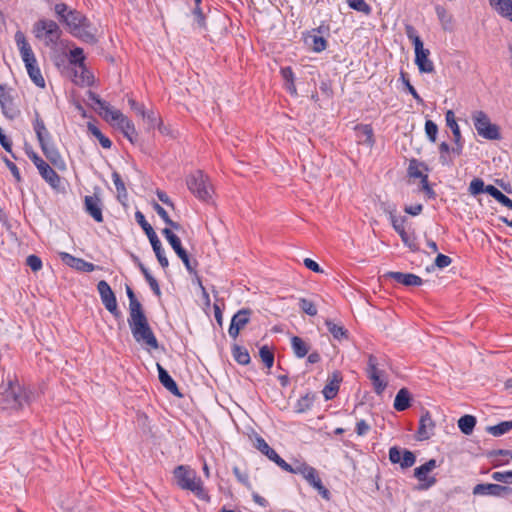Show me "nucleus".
Listing matches in <instances>:
<instances>
[{
    "label": "nucleus",
    "instance_id": "obj_13",
    "mask_svg": "<svg viewBox=\"0 0 512 512\" xmlns=\"http://www.w3.org/2000/svg\"><path fill=\"white\" fill-rule=\"evenodd\" d=\"M90 98L98 105L99 109L102 111L101 114L103 117L113 125L118 127V123L123 122L126 118L120 110L111 107L106 101L100 99L98 95L92 94Z\"/></svg>",
    "mask_w": 512,
    "mask_h": 512
},
{
    "label": "nucleus",
    "instance_id": "obj_50",
    "mask_svg": "<svg viewBox=\"0 0 512 512\" xmlns=\"http://www.w3.org/2000/svg\"><path fill=\"white\" fill-rule=\"evenodd\" d=\"M350 8L366 15L371 13V7L364 0H347Z\"/></svg>",
    "mask_w": 512,
    "mask_h": 512
},
{
    "label": "nucleus",
    "instance_id": "obj_57",
    "mask_svg": "<svg viewBox=\"0 0 512 512\" xmlns=\"http://www.w3.org/2000/svg\"><path fill=\"white\" fill-rule=\"evenodd\" d=\"M491 478L497 482L512 484V470L505 472H493Z\"/></svg>",
    "mask_w": 512,
    "mask_h": 512
},
{
    "label": "nucleus",
    "instance_id": "obj_5",
    "mask_svg": "<svg viewBox=\"0 0 512 512\" xmlns=\"http://www.w3.org/2000/svg\"><path fill=\"white\" fill-rule=\"evenodd\" d=\"M406 34L412 41L415 50V64L417 65L421 73H432L434 72V64L429 59L430 51L424 48L423 41L416 34L412 26L406 27Z\"/></svg>",
    "mask_w": 512,
    "mask_h": 512
},
{
    "label": "nucleus",
    "instance_id": "obj_44",
    "mask_svg": "<svg viewBox=\"0 0 512 512\" xmlns=\"http://www.w3.org/2000/svg\"><path fill=\"white\" fill-rule=\"evenodd\" d=\"M311 468L312 466L306 463H298L296 466H292L291 464L287 463V466L284 465L281 467V469L286 472L292 474H300L302 477L306 476Z\"/></svg>",
    "mask_w": 512,
    "mask_h": 512
},
{
    "label": "nucleus",
    "instance_id": "obj_9",
    "mask_svg": "<svg viewBox=\"0 0 512 512\" xmlns=\"http://www.w3.org/2000/svg\"><path fill=\"white\" fill-rule=\"evenodd\" d=\"M26 153L28 158L33 162V164L38 169V172L41 175V177L52 188H58L60 186L61 180L59 175L55 172V170L33 150H26Z\"/></svg>",
    "mask_w": 512,
    "mask_h": 512
},
{
    "label": "nucleus",
    "instance_id": "obj_26",
    "mask_svg": "<svg viewBox=\"0 0 512 512\" xmlns=\"http://www.w3.org/2000/svg\"><path fill=\"white\" fill-rule=\"evenodd\" d=\"M158 377L160 383L173 395L180 397L181 393L178 389L176 382L172 379L169 373L157 363Z\"/></svg>",
    "mask_w": 512,
    "mask_h": 512
},
{
    "label": "nucleus",
    "instance_id": "obj_18",
    "mask_svg": "<svg viewBox=\"0 0 512 512\" xmlns=\"http://www.w3.org/2000/svg\"><path fill=\"white\" fill-rule=\"evenodd\" d=\"M40 147L46 158L51 162L53 166L59 170L66 169V163L58 149L55 147L53 141L42 143Z\"/></svg>",
    "mask_w": 512,
    "mask_h": 512
},
{
    "label": "nucleus",
    "instance_id": "obj_10",
    "mask_svg": "<svg viewBox=\"0 0 512 512\" xmlns=\"http://www.w3.org/2000/svg\"><path fill=\"white\" fill-rule=\"evenodd\" d=\"M437 467V462L435 459H430L423 465L415 468L414 476L420 482L418 489L419 490H427L434 486L437 482V479L434 476H429L428 474Z\"/></svg>",
    "mask_w": 512,
    "mask_h": 512
},
{
    "label": "nucleus",
    "instance_id": "obj_43",
    "mask_svg": "<svg viewBox=\"0 0 512 512\" xmlns=\"http://www.w3.org/2000/svg\"><path fill=\"white\" fill-rule=\"evenodd\" d=\"M88 130L94 137H96L99 140V142L103 148H105V149L111 148V146H112L111 140L108 137H106L105 135H103V133L95 125L89 123Z\"/></svg>",
    "mask_w": 512,
    "mask_h": 512
},
{
    "label": "nucleus",
    "instance_id": "obj_36",
    "mask_svg": "<svg viewBox=\"0 0 512 512\" xmlns=\"http://www.w3.org/2000/svg\"><path fill=\"white\" fill-rule=\"evenodd\" d=\"M291 346H292L294 355L297 358H303L309 352V346L305 343V341L302 338H300L298 336H293L291 338Z\"/></svg>",
    "mask_w": 512,
    "mask_h": 512
},
{
    "label": "nucleus",
    "instance_id": "obj_14",
    "mask_svg": "<svg viewBox=\"0 0 512 512\" xmlns=\"http://www.w3.org/2000/svg\"><path fill=\"white\" fill-rule=\"evenodd\" d=\"M474 495L503 497L512 494V488L493 483L477 484L473 488Z\"/></svg>",
    "mask_w": 512,
    "mask_h": 512
},
{
    "label": "nucleus",
    "instance_id": "obj_12",
    "mask_svg": "<svg viewBox=\"0 0 512 512\" xmlns=\"http://www.w3.org/2000/svg\"><path fill=\"white\" fill-rule=\"evenodd\" d=\"M252 313L250 308H242L233 315L228 329L231 338L235 340L239 336L240 331L250 322Z\"/></svg>",
    "mask_w": 512,
    "mask_h": 512
},
{
    "label": "nucleus",
    "instance_id": "obj_22",
    "mask_svg": "<svg viewBox=\"0 0 512 512\" xmlns=\"http://www.w3.org/2000/svg\"><path fill=\"white\" fill-rule=\"evenodd\" d=\"M386 278L393 279L397 283L403 284L404 286H420L423 283V280L412 273H402V272H387L384 275Z\"/></svg>",
    "mask_w": 512,
    "mask_h": 512
},
{
    "label": "nucleus",
    "instance_id": "obj_60",
    "mask_svg": "<svg viewBox=\"0 0 512 512\" xmlns=\"http://www.w3.org/2000/svg\"><path fill=\"white\" fill-rule=\"evenodd\" d=\"M26 264L31 268L32 271L37 272L42 268V261L36 255H29L26 258Z\"/></svg>",
    "mask_w": 512,
    "mask_h": 512
},
{
    "label": "nucleus",
    "instance_id": "obj_63",
    "mask_svg": "<svg viewBox=\"0 0 512 512\" xmlns=\"http://www.w3.org/2000/svg\"><path fill=\"white\" fill-rule=\"evenodd\" d=\"M3 161L5 162L8 169L11 171L15 180L17 182H20L22 178H21L20 171H19L18 167L12 161H10L7 157H3Z\"/></svg>",
    "mask_w": 512,
    "mask_h": 512
},
{
    "label": "nucleus",
    "instance_id": "obj_56",
    "mask_svg": "<svg viewBox=\"0 0 512 512\" xmlns=\"http://www.w3.org/2000/svg\"><path fill=\"white\" fill-rule=\"evenodd\" d=\"M70 55H71V62L76 64V65H79V67L83 68L84 67V60H85V57H84V53H83V49L82 48H75L73 50L70 51Z\"/></svg>",
    "mask_w": 512,
    "mask_h": 512
},
{
    "label": "nucleus",
    "instance_id": "obj_27",
    "mask_svg": "<svg viewBox=\"0 0 512 512\" xmlns=\"http://www.w3.org/2000/svg\"><path fill=\"white\" fill-rule=\"evenodd\" d=\"M356 137L359 144L372 147L374 145L373 129L368 124H361L355 127Z\"/></svg>",
    "mask_w": 512,
    "mask_h": 512
},
{
    "label": "nucleus",
    "instance_id": "obj_19",
    "mask_svg": "<svg viewBox=\"0 0 512 512\" xmlns=\"http://www.w3.org/2000/svg\"><path fill=\"white\" fill-rule=\"evenodd\" d=\"M85 211L98 223L103 222L101 200L97 195H87L84 198Z\"/></svg>",
    "mask_w": 512,
    "mask_h": 512
},
{
    "label": "nucleus",
    "instance_id": "obj_7",
    "mask_svg": "<svg viewBox=\"0 0 512 512\" xmlns=\"http://www.w3.org/2000/svg\"><path fill=\"white\" fill-rule=\"evenodd\" d=\"M188 189L200 200L209 201L212 197V187L208 177L201 171L197 170L190 174L186 180Z\"/></svg>",
    "mask_w": 512,
    "mask_h": 512
},
{
    "label": "nucleus",
    "instance_id": "obj_42",
    "mask_svg": "<svg viewBox=\"0 0 512 512\" xmlns=\"http://www.w3.org/2000/svg\"><path fill=\"white\" fill-rule=\"evenodd\" d=\"M112 180L117 190V196L120 201L127 199V190L121 176L118 172L112 173Z\"/></svg>",
    "mask_w": 512,
    "mask_h": 512
},
{
    "label": "nucleus",
    "instance_id": "obj_23",
    "mask_svg": "<svg viewBox=\"0 0 512 512\" xmlns=\"http://www.w3.org/2000/svg\"><path fill=\"white\" fill-rule=\"evenodd\" d=\"M0 106L3 114L9 119H14L19 114V110L13 105L11 96L2 85H0Z\"/></svg>",
    "mask_w": 512,
    "mask_h": 512
},
{
    "label": "nucleus",
    "instance_id": "obj_62",
    "mask_svg": "<svg viewBox=\"0 0 512 512\" xmlns=\"http://www.w3.org/2000/svg\"><path fill=\"white\" fill-rule=\"evenodd\" d=\"M312 400L313 399L309 395H306L299 399L296 405L297 412L301 413L308 410L312 405Z\"/></svg>",
    "mask_w": 512,
    "mask_h": 512
},
{
    "label": "nucleus",
    "instance_id": "obj_15",
    "mask_svg": "<svg viewBox=\"0 0 512 512\" xmlns=\"http://www.w3.org/2000/svg\"><path fill=\"white\" fill-rule=\"evenodd\" d=\"M389 460L394 464L399 463L401 468L406 469L414 465L416 457L413 452L394 446L389 449Z\"/></svg>",
    "mask_w": 512,
    "mask_h": 512
},
{
    "label": "nucleus",
    "instance_id": "obj_41",
    "mask_svg": "<svg viewBox=\"0 0 512 512\" xmlns=\"http://www.w3.org/2000/svg\"><path fill=\"white\" fill-rule=\"evenodd\" d=\"M510 430H512V421H503L497 425L489 426L487 428V431L495 437L504 435L505 433L509 432Z\"/></svg>",
    "mask_w": 512,
    "mask_h": 512
},
{
    "label": "nucleus",
    "instance_id": "obj_48",
    "mask_svg": "<svg viewBox=\"0 0 512 512\" xmlns=\"http://www.w3.org/2000/svg\"><path fill=\"white\" fill-rule=\"evenodd\" d=\"M141 117L143 118L144 121H146L149 129L160 127V125L162 124L161 118L153 110H145L144 115H142Z\"/></svg>",
    "mask_w": 512,
    "mask_h": 512
},
{
    "label": "nucleus",
    "instance_id": "obj_17",
    "mask_svg": "<svg viewBox=\"0 0 512 512\" xmlns=\"http://www.w3.org/2000/svg\"><path fill=\"white\" fill-rule=\"evenodd\" d=\"M446 124L452 130V136L454 137L455 147L452 148V153L455 155H461L463 149L462 136L459 125L456 122L455 114L452 110H448L445 115Z\"/></svg>",
    "mask_w": 512,
    "mask_h": 512
},
{
    "label": "nucleus",
    "instance_id": "obj_38",
    "mask_svg": "<svg viewBox=\"0 0 512 512\" xmlns=\"http://www.w3.org/2000/svg\"><path fill=\"white\" fill-rule=\"evenodd\" d=\"M476 425V418L472 415H464L458 420V427L465 435L472 434Z\"/></svg>",
    "mask_w": 512,
    "mask_h": 512
},
{
    "label": "nucleus",
    "instance_id": "obj_28",
    "mask_svg": "<svg viewBox=\"0 0 512 512\" xmlns=\"http://www.w3.org/2000/svg\"><path fill=\"white\" fill-rule=\"evenodd\" d=\"M177 256L182 260L183 264L185 265L186 269L189 273H195V266L196 261H194V265L191 262L189 255L187 251L182 247L180 238L177 239L175 242L170 244Z\"/></svg>",
    "mask_w": 512,
    "mask_h": 512
},
{
    "label": "nucleus",
    "instance_id": "obj_53",
    "mask_svg": "<svg viewBox=\"0 0 512 512\" xmlns=\"http://www.w3.org/2000/svg\"><path fill=\"white\" fill-rule=\"evenodd\" d=\"M399 236L401 237L403 243L407 247H409L411 251H417L419 249L414 234H409L408 232H406V230H404L403 232L399 233Z\"/></svg>",
    "mask_w": 512,
    "mask_h": 512
},
{
    "label": "nucleus",
    "instance_id": "obj_25",
    "mask_svg": "<svg viewBox=\"0 0 512 512\" xmlns=\"http://www.w3.org/2000/svg\"><path fill=\"white\" fill-rule=\"evenodd\" d=\"M434 427L435 424L434 421L432 420L431 415L429 414V412H426L421 416L419 421V427L417 431L418 438L420 440L429 439L433 434Z\"/></svg>",
    "mask_w": 512,
    "mask_h": 512
},
{
    "label": "nucleus",
    "instance_id": "obj_6",
    "mask_svg": "<svg viewBox=\"0 0 512 512\" xmlns=\"http://www.w3.org/2000/svg\"><path fill=\"white\" fill-rule=\"evenodd\" d=\"M35 37L45 43L46 46L56 45L61 36V29L53 20L41 19L33 25Z\"/></svg>",
    "mask_w": 512,
    "mask_h": 512
},
{
    "label": "nucleus",
    "instance_id": "obj_46",
    "mask_svg": "<svg viewBox=\"0 0 512 512\" xmlns=\"http://www.w3.org/2000/svg\"><path fill=\"white\" fill-rule=\"evenodd\" d=\"M126 294L129 299V315L142 311V304L138 301L133 290L129 286H126Z\"/></svg>",
    "mask_w": 512,
    "mask_h": 512
},
{
    "label": "nucleus",
    "instance_id": "obj_51",
    "mask_svg": "<svg viewBox=\"0 0 512 512\" xmlns=\"http://www.w3.org/2000/svg\"><path fill=\"white\" fill-rule=\"evenodd\" d=\"M378 360L374 355L368 356V365H367V375L371 376H381L382 371L378 368Z\"/></svg>",
    "mask_w": 512,
    "mask_h": 512
},
{
    "label": "nucleus",
    "instance_id": "obj_21",
    "mask_svg": "<svg viewBox=\"0 0 512 512\" xmlns=\"http://www.w3.org/2000/svg\"><path fill=\"white\" fill-rule=\"evenodd\" d=\"M255 447L264 454L269 460L273 461L275 464H277L280 468L282 466H287V462L282 459L276 451L271 448L268 443L260 436L256 437L255 439Z\"/></svg>",
    "mask_w": 512,
    "mask_h": 512
},
{
    "label": "nucleus",
    "instance_id": "obj_52",
    "mask_svg": "<svg viewBox=\"0 0 512 512\" xmlns=\"http://www.w3.org/2000/svg\"><path fill=\"white\" fill-rule=\"evenodd\" d=\"M300 309L309 316H315L317 314V308L314 303L306 298L299 299Z\"/></svg>",
    "mask_w": 512,
    "mask_h": 512
},
{
    "label": "nucleus",
    "instance_id": "obj_1",
    "mask_svg": "<svg viewBox=\"0 0 512 512\" xmlns=\"http://www.w3.org/2000/svg\"><path fill=\"white\" fill-rule=\"evenodd\" d=\"M60 21L65 23L69 32L80 40L94 44L97 42V29L81 12L70 9L65 3H58L54 7Z\"/></svg>",
    "mask_w": 512,
    "mask_h": 512
},
{
    "label": "nucleus",
    "instance_id": "obj_39",
    "mask_svg": "<svg viewBox=\"0 0 512 512\" xmlns=\"http://www.w3.org/2000/svg\"><path fill=\"white\" fill-rule=\"evenodd\" d=\"M26 70L28 72V75L30 77V79L33 81V83L40 87V88H44L45 87V80L41 74V71L36 64H29L28 66H26Z\"/></svg>",
    "mask_w": 512,
    "mask_h": 512
},
{
    "label": "nucleus",
    "instance_id": "obj_40",
    "mask_svg": "<svg viewBox=\"0 0 512 512\" xmlns=\"http://www.w3.org/2000/svg\"><path fill=\"white\" fill-rule=\"evenodd\" d=\"M325 325L335 339L342 340L347 338L348 331L343 326L338 325L331 320H326Z\"/></svg>",
    "mask_w": 512,
    "mask_h": 512
},
{
    "label": "nucleus",
    "instance_id": "obj_35",
    "mask_svg": "<svg viewBox=\"0 0 512 512\" xmlns=\"http://www.w3.org/2000/svg\"><path fill=\"white\" fill-rule=\"evenodd\" d=\"M118 128L122 131L124 136L131 142L135 143L137 138V132L133 122L127 117L123 120V122L118 123Z\"/></svg>",
    "mask_w": 512,
    "mask_h": 512
},
{
    "label": "nucleus",
    "instance_id": "obj_4",
    "mask_svg": "<svg viewBox=\"0 0 512 512\" xmlns=\"http://www.w3.org/2000/svg\"><path fill=\"white\" fill-rule=\"evenodd\" d=\"M173 474L177 485L181 489L189 490L201 499L205 498L202 481L197 476L195 470L191 469L189 466L179 465L174 469Z\"/></svg>",
    "mask_w": 512,
    "mask_h": 512
},
{
    "label": "nucleus",
    "instance_id": "obj_61",
    "mask_svg": "<svg viewBox=\"0 0 512 512\" xmlns=\"http://www.w3.org/2000/svg\"><path fill=\"white\" fill-rule=\"evenodd\" d=\"M312 42V49L315 52H322L327 47V41L322 36H314Z\"/></svg>",
    "mask_w": 512,
    "mask_h": 512
},
{
    "label": "nucleus",
    "instance_id": "obj_32",
    "mask_svg": "<svg viewBox=\"0 0 512 512\" xmlns=\"http://www.w3.org/2000/svg\"><path fill=\"white\" fill-rule=\"evenodd\" d=\"M411 395L408 389L401 388L394 399L393 407L397 411H404L410 407Z\"/></svg>",
    "mask_w": 512,
    "mask_h": 512
},
{
    "label": "nucleus",
    "instance_id": "obj_45",
    "mask_svg": "<svg viewBox=\"0 0 512 512\" xmlns=\"http://www.w3.org/2000/svg\"><path fill=\"white\" fill-rule=\"evenodd\" d=\"M151 246L153 248V251L155 252V255L157 257L159 264L163 268H167L169 265V262H168L167 257L165 256V252H164V249L162 248L160 240H157V241L154 240V242L151 243Z\"/></svg>",
    "mask_w": 512,
    "mask_h": 512
},
{
    "label": "nucleus",
    "instance_id": "obj_34",
    "mask_svg": "<svg viewBox=\"0 0 512 512\" xmlns=\"http://www.w3.org/2000/svg\"><path fill=\"white\" fill-rule=\"evenodd\" d=\"M135 219L137 221V223L142 227V229L144 230L145 234L147 235L150 243H153L154 240L157 241L159 240L157 234L155 233L154 229L152 228V226L146 221L145 219V216L140 212V211H137L135 213Z\"/></svg>",
    "mask_w": 512,
    "mask_h": 512
},
{
    "label": "nucleus",
    "instance_id": "obj_29",
    "mask_svg": "<svg viewBox=\"0 0 512 512\" xmlns=\"http://www.w3.org/2000/svg\"><path fill=\"white\" fill-rule=\"evenodd\" d=\"M489 4L500 16L512 22V0H489Z\"/></svg>",
    "mask_w": 512,
    "mask_h": 512
},
{
    "label": "nucleus",
    "instance_id": "obj_47",
    "mask_svg": "<svg viewBox=\"0 0 512 512\" xmlns=\"http://www.w3.org/2000/svg\"><path fill=\"white\" fill-rule=\"evenodd\" d=\"M233 356H234V359L241 365H246L250 362V355L247 351V349L241 347V346H238V345H235L233 347Z\"/></svg>",
    "mask_w": 512,
    "mask_h": 512
},
{
    "label": "nucleus",
    "instance_id": "obj_31",
    "mask_svg": "<svg viewBox=\"0 0 512 512\" xmlns=\"http://www.w3.org/2000/svg\"><path fill=\"white\" fill-rule=\"evenodd\" d=\"M340 382H341L340 375L338 373H334L322 391L324 398L326 400H331L334 397H336V395L339 391Z\"/></svg>",
    "mask_w": 512,
    "mask_h": 512
},
{
    "label": "nucleus",
    "instance_id": "obj_2",
    "mask_svg": "<svg viewBox=\"0 0 512 512\" xmlns=\"http://www.w3.org/2000/svg\"><path fill=\"white\" fill-rule=\"evenodd\" d=\"M128 325L134 340L144 349L148 351L158 349V340L149 325L144 310L130 314Z\"/></svg>",
    "mask_w": 512,
    "mask_h": 512
},
{
    "label": "nucleus",
    "instance_id": "obj_49",
    "mask_svg": "<svg viewBox=\"0 0 512 512\" xmlns=\"http://www.w3.org/2000/svg\"><path fill=\"white\" fill-rule=\"evenodd\" d=\"M259 355L262 362L267 368H271L274 364V354L268 346H262L259 350Z\"/></svg>",
    "mask_w": 512,
    "mask_h": 512
},
{
    "label": "nucleus",
    "instance_id": "obj_16",
    "mask_svg": "<svg viewBox=\"0 0 512 512\" xmlns=\"http://www.w3.org/2000/svg\"><path fill=\"white\" fill-rule=\"evenodd\" d=\"M15 42L20 51L21 58L25 63V67L29 64H36L37 60L34 55V52L27 42L25 35L21 31H17L15 33Z\"/></svg>",
    "mask_w": 512,
    "mask_h": 512
},
{
    "label": "nucleus",
    "instance_id": "obj_54",
    "mask_svg": "<svg viewBox=\"0 0 512 512\" xmlns=\"http://www.w3.org/2000/svg\"><path fill=\"white\" fill-rule=\"evenodd\" d=\"M486 189H487V186H485L484 181L480 178H475L470 182L469 192L472 195L486 193Z\"/></svg>",
    "mask_w": 512,
    "mask_h": 512
},
{
    "label": "nucleus",
    "instance_id": "obj_55",
    "mask_svg": "<svg viewBox=\"0 0 512 512\" xmlns=\"http://www.w3.org/2000/svg\"><path fill=\"white\" fill-rule=\"evenodd\" d=\"M425 133L427 135V138L432 143H435L436 139H437V133H438V126L436 125V123H434L432 120H426Z\"/></svg>",
    "mask_w": 512,
    "mask_h": 512
},
{
    "label": "nucleus",
    "instance_id": "obj_8",
    "mask_svg": "<svg viewBox=\"0 0 512 512\" xmlns=\"http://www.w3.org/2000/svg\"><path fill=\"white\" fill-rule=\"evenodd\" d=\"M477 133L488 140H499L501 138L499 127L492 124L488 115L481 111H474L471 116Z\"/></svg>",
    "mask_w": 512,
    "mask_h": 512
},
{
    "label": "nucleus",
    "instance_id": "obj_33",
    "mask_svg": "<svg viewBox=\"0 0 512 512\" xmlns=\"http://www.w3.org/2000/svg\"><path fill=\"white\" fill-rule=\"evenodd\" d=\"M385 211L390 216V221H391V224H392L394 230L398 234L403 232L405 230V226L404 225H405V222H406V218L403 217V216H397L395 214L396 206L395 205L389 206Z\"/></svg>",
    "mask_w": 512,
    "mask_h": 512
},
{
    "label": "nucleus",
    "instance_id": "obj_59",
    "mask_svg": "<svg viewBox=\"0 0 512 512\" xmlns=\"http://www.w3.org/2000/svg\"><path fill=\"white\" fill-rule=\"evenodd\" d=\"M371 381H372V384L374 386V390L375 392L380 395L383 393V391L385 390L386 386H387V383L381 379V376H371V377H368Z\"/></svg>",
    "mask_w": 512,
    "mask_h": 512
},
{
    "label": "nucleus",
    "instance_id": "obj_30",
    "mask_svg": "<svg viewBox=\"0 0 512 512\" xmlns=\"http://www.w3.org/2000/svg\"><path fill=\"white\" fill-rule=\"evenodd\" d=\"M33 128L36 133L39 144L52 141L51 135L47 130L44 121L40 118L39 114L36 112L35 120L33 122Z\"/></svg>",
    "mask_w": 512,
    "mask_h": 512
},
{
    "label": "nucleus",
    "instance_id": "obj_58",
    "mask_svg": "<svg viewBox=\"0 0 512 512\" xmlns=\"http://www.w3.org/2000/svg\"><path fill=\"white\" fill-rule=\"evenodd\" d=\"M401 79H402L404 85L406 86L408 92L413 96V98L418 103H423V99L420 97V95L418 94L416 89L413 87V85H411L409 79L406 78V74L404 72H401Z\"/></svg>",
    "mask_w": 512,
    "mask_h": 512
},
{
    "label": "nucleus",
    "instance_id": "obj_20",
    "mask_svg": "<svg viewBox=\"0 0 512 512\" xmlns=\"http://www.w3.org/2000/svg\"><path fill=\"white\" fill-rule=\"evenodd\" d=\"M61 260L68 265L69 267L82 271V272H92L96 269V266L93 263L87 262L84 259L74 257L69 253L62 252L60 253Z\"/></svg>",
    "mask_w": 512,
    "mask_h": 512
},
{
    "label": "nucleus",
    "instance_id": "obj_37",
    "mask_svg": "<svg viewBox=\"0 0 512 512\" xmlns=\"http://www.w3.org/2000/svg\"><path fill=\"white\" fill-rule=\"evenodd\" d=\"M486 193L492 196L499 203L512 210V200L504 195L499 189L493 185H487Z\"/></svg>",
    "mask_w": 512,
    "mask_h": 512
},
{
    "label": "nucleus",
    "instance_id": "obj_64",
    "mask_svg": "<svg viewBox=\"0 0 512 512\" xmlns=\"http://www.w3.org/2000/svg\"><path fill=\"white\" fill-rule=\"evenodd\" d=\"M452 262V259L447 256V255H444V254H438L436 259H435V266L440 268V269H443L447 266H449Z\"/></svg>",
    "mask_w": 512,
    "mask_h": 512
},
{
    "label": "nucleus",
    "instance_id": "obj_24",
    "mask_svg": "<svg viewBox=\"0 0 512 512\" xmlns=\"http://www.w3.org/2000/svg\"><path fill=\"white\" fill-rule=\"evenodd\" d=\"M314 489L318 491V493L324 498L329 499L330 492L329 490L323 485L317 470L312 467L306 476L303 477Z\"/></svg>",
    "mask_w": 512,
    "mask_h": 512
},
{
    "label": "nucleus",
    "instance_id": "obj_11",
    "mask_svg": "<svg viewBox=\"0 0 512 512\" xmlns=\"http://www.w3.org/2000/svg\"><path fill=\"white\" fill-rule=\"evenodd\" d=\"M97 290L100 294L101 301L105 308L115 318H119L121 316V312L118 309L116 296L112 291L110 285L105 280H101L97 284Z\"/></svg>",
    "mask_w": 512,
    "mask_h": 512
},
{
    "label": "nucleus",
    "instance_id": "obj_3",
    "mask_svg": "<svg viewBox=\"0 0 512 512\" xmlns=\"http://www.w3.org/2000/svg\"><path fill=\"white\" fill-rule=\"evenodd\" d=\"M27 402L16 377L8 376L7 382L0 385V407L3 410L19 409Z\"/></svg>",
    "mask_w": 512,
    "mask_h": 512
}]
</instances>
